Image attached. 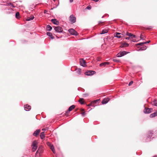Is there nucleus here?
Instances as JSON below:
<instances>
[{
    "label": "nucleus",
    "mask_w": 157,
    "mask_h": 157,
    "mask_svg": "<svg viewBox=\"0 0 157 157\" xmlns=\"http://www.w3.org/2000/svg\"><path fill=\"white\" fill-rule=\"evenodd\" d=\"M38 142L37 141H34L32 144V151H35L37 148Z\"/></svg>",
    "instance_id": "f257e3e1"
},
{
    "label": "nucleus",
    "mask_w": 157,
    "mask_h": 157,
    "mask_svg": "<svg viewBox=\"0 0 157 157\" xmlns=\"http://www.w3.org/2000/svg\"><path fill=\"white\" fill-rule=\"evenodd\" d=\"M129 53V52H127L125 51L121 52H119L117 55V57H121L128 54Z\"/></svg>",
    "instance_id": "f03ea898"
},
{
    "label": "nucleus",
    "mask_w": 157,
    "mask_h": 157,
    "mask_svg": "<svg viewBox=\"0 0 157 157\" xmlns=\"http://www.w3.org/2000/svg\"><path fill=\"white\" fill-rule=\"evenodd\" d=\"M54 29L55 31L57 33H62L63 31V29L60 26L55 27Z\"/></svg>",
    "instance_id": "7ed1b4c3"
},
{
    "label": "nucleus",
    "mask_w": 157,
    "mask_h": 157,
    "mask_svg": "<svg viewBox=\"0 0 157 157\" xmlns=\"http://www.w3.org/2000/svg\"><path fill=\"white\" fill-rule=\"evenodd\" d=\"M70 21L73 24L76 21V18L73 15H71L69 17Z\"/></svg>",
    "instance_id": "20e7f679"
},
{
    "label": "nucleus",
    "mask_w": 157,
    "mask_h": 157,
    "mask_svg": "<svg viewBox=\"0 0 157 157\" xmlns=\"http://www.w3.org/2000/svg\"><path fill=\"white\" fill-rule=\"evenodd\" d=\"M69 32L72 35L76 36L78 35V33L73 29H71L68 30Z\"/></svg>",
    "instance_id": "39448f33"
},
{
    "label": "nucleus",
    "mask_w": 157,
    "mask_h": 157,
    "mask_svg": "<svg viewBox=\"0 0 157 157\" xmlns=\"http://www.w3.org/2000/svg\"><path fill=\"white\" fill-rule=\"evenodd\" d=\"M80 65L83 67H86V63L85 60L83 59H80Z\"/></svg>",
    "instance_id": "423d86ee"
},
{
    "label": "nucleus",
    "mask_w": 157,
    "mask_h": 157,
    "mask_svg": "<svg viewBox=\"0 0 157 157\" xmlns=\"http://www.w3.org/2000/svg\"><path fill=\"white\" fill-rule=\"evenodd\" d=\"M43 152V147L42 146H40V147L38 150H37V151L36 152V154H40L42 153Z\"/></svg>",
    "instance_id": "0eeeda50"
},
{
    "label": "nucleus",
    "mask_w": 157,
    "mask_h": 157,
    "mask_svg": "<svg viewBox=\"0 0 157 157\" xmlns=\"http://www.w3.org/2000/svg\"><path fill=\"white\" fill-rule=\"evenodd\" d=\"M95 73V72L94 71H90L85 73V75H91L94 74Z\"/></svg>",
    "instance_id": "6e6552de"
},
{
    "label": "nucleus",
    "mask_w": 157,
    "mask_h": 157,
    "mask_svg": "<svg viewBox=\"0 0 157 157\" xmlns=\"http://www.w3.org/2000/svg\"><path fill=\"white\" fill-rule=\"evenodd\" d=\"M152 110V109L145 108L144 112L145 113H149L151 112Z\"/></svg>",
    "instance_id": "1a4fd4ad"
},
{
    "label": "nucleus",
    "mask_w": 157,
    "mask_h": 157,
    "mask_svg": "<svg viewBox=\"0 0 157 157\" xmlns=\"http://www.w3.org/2000/svg\"><path fill=\"white\" fill-rule=\"evenodd\" d=\"M51 21L54 24L58 25L59 24V21L55 19H52L51 20Z\"/></svg>",
    "instance_id": "9d476101"
},
{
    "label": "nucleus",
    "mask_w": 157,
    "mask_h": 157,
    "mask_svg": "<svg viewBox=\"0 0 157 157\" xmlns=\"http://www.w3.org/2000/svg\"><path fill=\"white\" fill-rule=\"evenodd\" d=\"M24 109L25 111H29L31 108V107L30 105H26L24 106Z\"/></svg>",
    "instance_id": "9b49d317"
},
{
    "label": "nucleus",
    "mask_w": 157,
    "mask_h": 157,
    "mask_svg": "<svg viewBox=\"0 0 157 157\" xmlns=\"http://www.w3.org/2000/svg\"><path fill=\"white\" fill-rule=\"evenodd\" d=\"M109 100L110 99L109 98H105L102 101L101 103L103 104H106L109 101Z\"/></svg>",
    "instance_id": "f8f14e48"
},
{
    "label": "nucleus",
    "mask_w": 157,
    "mask_h": 157,
    "mask_svg": "<svg viewBox=\"0 0 157 157\" xmlns=\"http://www.w3.org/2000/svg\"><path fill=\"white\" fill-rule=\"evenodd\" d=\"M97 101V100H94L91 102V103L87 105L88 106H95V105H94V103H96V102Z\"/></svg>",
    "instance_id": "ddd939ff"
},
{
    "label": "nucleus",
    "mask_w": 157,
    "mask_h": 157,
    "mask_svg": "<svg viewBox=\"0 0 157 157\" xmlns=\"http://www.w3.org/2000/svg\"><path fill=\"white\" fill-rule=\"evenodd\" d=\"M75 107V105H74L71 106L69 107L68 110L67 111V113H69L70 112V111H71L73 109H74Z\"/></svg>",
    "instance_id": "4468645a"
},
{
    "label": "nucleus",
    "mask_w": 157,
    "mask_h": 157,
    "mask_svg": "<svg viewBox=\"0 0 157 157\" xmlns=\"http://www.w3.org/2000/svg\"><path fill=\"white\" fill-rule=\"evenodd\" d=\"M40 129H38L36 130L33 133V135L34 136H37L40 132Z\"/></svg>",
    "instance_id": "2eb2a0df"
},
{
    "label": "nucleus",
    "mask_w": 157,
    "mask_h": 157,
    "mask_svg": "<svg viewBox=\"0 0 157 157\" xmlns=\"http://www.w3.org/2000/svg\"><path fill=\"white\" fill-rule=\"evenodd\" d=\"M121 33H116L114 35V36L115 37L118 38H120L121 37Z\"/></svg>",
    "instance_id": "dca6fc26"
},
{
    "label": "nucleus",
    "mask_w": 157,
    "mask_h": 157,
    "mask_svg": "<svg viewBox=\"0 0 157 157\" xmlns=\"http://www.w3.org/2000/svg\"><path fill=\"white\" fill-rule=\"evenodd\" d=\"M126 35L128 36L129 37H130L132 36H133V37H136V36L135 35H133L131 33H129L128 32H126Z\"/></svg>",
    "instance_id": "f3484780"
},
{
    "label": "nucleus",
    "mask_w": 157,
    "mask_h": 157,
    "mask_svg": "<svg viewBox=\"0 0 157 157\" xmlns=\"http://www.w3.org/2000/svg\"><path fill=\"white\" fill-rule=\"evenodd\" d=\"M157 115V111L155 113L151 114L150 115V117L151 118L154 117Z\"/></svg>",
    "instance_id": "a211bd4d"
},
{
    "label": "nucleus",
    "mask_w": 157,
    "mask_h": 157,
    "mask_svg": "<svg viewBox=\"0 0 157 157\" xmlns=\"http://www.w3.org/2000/svg\"><path fill=\"white\" fill-rule=\"evenodd\" d=\"M47 34L48 36H49L52 39H53L54 37L53 36L52 33L50 32H47Z\"/></svg>",
    "instance_id": "6ab92c4d"
},
{
    "label": "nucleus",
    "mask_w": 157,
    "mask_h": 157,
    "mask_svg": "<svg viewBox=\"0 0 157 157\" xmlns=\"http://www.w3.org/2000/svg\"><path fill=\"white\" fill-rule=\"evenodd\" d=\"M40 137L42 139H44L45 137L44 132H42L40 135Z\"/></svg>",
    "instance_id": "aec40b11"
},
{
    "label": "nucleus",
    "mask_w": 157,
    "mask_h": 157,
    "mask_svg": "<svg viewBox=\"0 0 157 157\" xmlns=\"http://www.w3.org/2000/svg\"><path fill=\"white\" fill-rule=\"evenodd\" d=\"M34 18V17L33 16H31L30 17H28L26 19V20L27 21H30L33 20Z\"/></svg>",
    "instance_id": "412c9836"
},
{
    "label": "nucleus",
    "mask_w": 157,
    "mask_h": 157,
    "mask_svg": "<svg viewBox=\"0 0 157 157\" xmlns=\"http://www.w3.org/2000/svg\"><path fill=\"white\" fill-rule=\"evenodd\" d=\"M108 32V30L106 29L103 30L101 31L100 33V34H104L105 33H107Z\"/></svg>",
    "instance_id": "4be33fe9"
},
{
    "label": "nucleus",
    "mask_w": 157,
    "mask_h": 157,
    "mask_svg": "<svg viewBox=\"0 0 157 157\" xmlns=\"http://www.w3.org/2000/svg\"><path fill=\"white\" fill-rule=\"evenodd\" d=\"M52 29V27L49 25H48L46 27V30L48 31H50Z\"/></svg>",
    "instance_id": "5701e85b"
},
{
    "label": "nucleus",
    "mask_w": 157,
    "mask_h": 157,
    "mask_svg": "<svg viewBox=\"0 0 157 157\" xmlns=\"http://www.w3.org/2000/svg\"><path fill=\"white\" fill-rule=\"evenodd\" d=\"M129 45V44L127 43H124L122 44L121 46V47H128Z\"/></svg>",
    "instance_id": "b1692460"
},
{
    "label": "nucleus",
    "mask_w": 157,
    "mask_h": 157,
    "mask_svg": "<svg viewBox=\"0 0 157 157\" xmlns=\"http://www.w3.org/2000/svg\"><path fill=\"white\" fill-rule=\"evenodd\" d=\"M109 64V62H104L102 63H101L100 64V66H105L106 65H108Z\"/></svg>",
    "instance_id": "393cba45"
},
{
    "label": "nucleus",
    "mask_w": 157,
    "mask_h": 157,
    "mask_svg": "<svg viewBox=\"0 0 157 157\" xmlns=\"http://www.w3.org/2000/svg\"><path fill=\"white\" fill-rule=\"evenodd\" d=\"M84 99L83 98H80L78 100V101L81 104H84Z\"/></svg>",
    "instance_id": "a878e982"
},
{
    "label": "nucleus",
    "mask_w": 157,
    "mask_h": 157,
    "mask_svg": "<svg viewBox=\"0 0 157 157\" xmlns=\"http://www.w3.org/2000/svg\"><path fill=\"white\" fill-rule=\"evenodd\" d=\"M136 37H133V36L130 37V39H131V41L133 42H136V40L135 39Z\"/></svg>",
    "instance_id": "bb28decb"
},
{
    "label": "nucleus",
    "mask_w": 157,
    "mask_h": 157,
    "mask_svg": "<svg viewBox=\"0 0 157 157\" xmlns=\"http://www.w3.org/2000/svg\"><path fill=\"white\" fill-rule=\"evenodd\" d=\"M152 105H153L155 106H157V100H154L152 102Z\"/></svg>",
    "instance_id": "cd10ccee"
},
{
    "label": "nucleus",
    "mask_w": 157,
    "mask_h": 157,
    "mask_svg": "<svg viewBox=\"0 0 157 157\" xmlns=\"http://www.w3.org/2000/svg\"><path fill=\"white\" fill-rule=\"evenodd\" d=\"M50 148L51 149L52 151H53V153H55V149L54 148L53 146L52 145L51 147H50Z\"/></svg>",
    "instance_id": "c85d7f7f"
},
{
    "label": "nucleus",
    "mask_w": 157,
    "mask_h": 157,
    "mask_svg": "<svg viewBox=\"0 0 157 157\" xmlns=\"http://www.w3.org/2000/svg\"><path fill=\"white\" fill-rule=\"evenodd\" d=\"M19 15V13L18 12H17L15 14V16L17 18H18Z\"/></svg>",
    "instance_id": "c756f323"
},
{
    "label": "nucleus",
    "mask_w": 157,
    "mask_h": 157,
    "mask_svg": "<svg viewBox=\"0 0 157 157\" xmlns=\"http://www.w3.org/2000/svg\"><path fill=\"white\" fill-rule=\"evenodd\" d=\"M146 44V43L145 42H142V43H139L138 44H137V45H143L144 44Z\"/></svg>",
    "instance_id": "7c9ffc66"
},
{
    "label": "nucleus",
    "mask_w": 157,
    "mask_h": 157,
    "mask_svg": "<svg viewBox=\"0 0 157 157\" xmlns=\"http://www.w3.org/2000/svg\"><path fill=\"white\" fill-rule=\"evenodd\" d=\"M47 145L49 146L50 147H51L53 145L52 144H51L49 142H48L47 143Z\"/></svg>",
    "instance_id": "2f4dec72"
},
{
    "label": "nucleus",
    "mask_w": 157,
    "mask_h": 157,
    "mask_svg": "<svg viewBox=\"0 0 157 157\" xmlns=\"http://www.w3.org/2000/svg\"><path fill=\"white\" fill-rule=\"evenodd\" d=\"M8 5L9 6H10V5H11V6H12V7H13V8H14V6H13L12 4V3H8Z\"/></svg>",
    "instance_id": "473e14b6"
},
{
    "label": "nucleus",
    "mask_w": 157,
    "mask_h": 157,
    "mask_svg": "<svg viewBox=\"0 0 157 157\" xmlns=\"http://www.w3.org/2000/svg\"><path fill=\"white\" fill-rule=\"evenodd\" d=\"M133 83V82L132 81H131L129 83L128 85L130 86L131 85H132Z\"/></svg>",
    "instance_id": "72a5a7b5"
},
{
    "label": "nucleus",
    "mask_w": 157,
    "mask_h": 157,
    "mask_svg": "<svg viewBox=\"0 0 157 157\" xmlns=\"http://www.w3.org/2000/svg\"><path fill=\"white\" fill-rule=\"evenodd\" d=\"M81 114H82V116L83 117H84L86 114V113H85V112H84L82 113Z\"/></svg>",
    "instance_id": "f704fd0d"
},
{
    "label": "nucleus",
    "mask_w": 157,
    "mask_h": 157,
    "mask_svg": "<svg viewBox=\"0 0 157 157\" xmlns=\"http://www.w3.org/2000/svg\"><path fill=\"white\" fill-rule=\"evenodd\" d=\"M86 8L87 9H88V10H90L91 8V6H88L86 7Z\"/></svg>",
    "instance_id": "c9c22d12"
},
{
    "label": "nucleus",
    "mask_w": 157,
    "mask_h": 157,
    "mask_svg": "<svg viewBox=\"0 0 157 157\" xmlns=\"http://www.w3.org/2000/svg\"><path fill=\"white\" fill-rule=\"evenodd\" d=\"M125 39H126V40H129V39H130V37H126L125 38Z\"/></svg>",
    "instance_id": "e433bc0d"
},
{
    "label": "nucleus",
    "mask_w": 157,
    "mask_h": 157,
    "mask_svg": "<svg viewBox=\"0 0 157 157\" xmlns=\"http://www.w3.org/2000/svg\"><path fill=\"white\" fill-rule=\"evenodd\" d=\"M150 42V40H148L146 42H145L146 44H147V43H149Z\"/></svg>",
    "instance_id": "4c0bfd02"
},
{
    "label": "nucleus",
    "mask_w": 157,
    "mask_h": 157,
    "mask_svg": "<svg viewBox=\"0 0 157 157\" xmlns=\"http://www.w3.org/2000/svg\"><path fill=\"white\" fill-rule=\"evenodd\" d=\"M69 1L70 3H71L73 2V0H70Z\"/></svg>",
    "instance_id": "58836bf2"
},
{
    "label": "nucleus",
    "mask_w": 157,
    "mask_h": 157,
    "mask_svg": "<svg viewBox=\"0 0 157 157\" xmlns=\"http://www.w3.org/2000/svg\"><path fill=\"white\" fill-rule=\"evenodd\" d=\"M113 61L115 62H117L118 61L116 59H113Z\"/></svg>",
    "instance_id": "ea45409f"
},
{
    "label": "nucleus",
    "mask_w": 157,
    "mask_h": 157,
    "mask_svg": "<svg viewBox=\"0 0 157 157\" xmlns=\"http://www.w3.org/2000/svg\"><path fill=\"white\" fill-rule=\"evenodd\" d=\"M93 1H94V2H98L99 0H93Z\"/></svg>",
    "instance_id": "a19ab883"
},
{
    "label": "nucleus",
    "mask_w": 157,
    "mask_h": 157,
    "mask_svg": "<svg viewBox=\"0 0 157 157\" xmlns=\"http://www.w3.org/2000/svg\"><path fill=\"white\" fill-rule=\"evenodd\" d=\"M142 35H141V36H140V38H141V39H143V38H142Z\"/></svg>",
    "instance_id": "79ce46f5"
},
{
    "label": "nucleus",
    "mask_w": 157,
    "mask_h": 157,
    "mask_svg": "<svg viewBox=\"0 0 157 157\" xmlns=\"http://www.w3.org/2000/svg\"><path fill=\"white\" fill-rule=\"evenodd\" d=\"M150 134H152V132L151 131L149 132Z\"/></svg>",
    "instance_id": "37998d69"
},
{
    "label": "nucleus",
    "mask_w": 157,
    "mask_h": 157,
    "mask_svg": "<svg viewBox=\"0 0 157 157\" xmlns=\"http://www.w3.org/2000/svg\"><path fill=\"white\" fill-rule=\"evenodd\" d=\"M42 130H45V129H44V128H43L42 129Z\"/></svg>",
    "instance_id": "c03bdc74"
},
{
    "label": "nucleus",
    "mask_w": 157,
    "mask_h": 157,
    "mask_svg": "<svg viewBox=\"0 0 157 157\" xmlns=\"http://www.w3.org/2000/svg\"><path fill=\"white\" fill-rule=\"evenodd\" d=\"M86 96V94H84V96Z\"/></svg>",
    "instance_id": "a18cd8bd"
},
{
    "label": "nucleus",
    "mask_w": 157,
    "mask_h": 157,
    "mask_svg": "<svg viewBox=\"0 0 157 157\" xmlns=\"http://www.w3.org/2000/svg\"><path fill=\"white\" fill-rule=\"evenodd\" d=\"M102 22H101V21H99V24L100 23H101Z\"/></svg>",
    "instance_id": "49530a36"
},
{
    "label": "nucleus",
    "mask_w": 157,
    "mask_h": 157,
    "mask_svg": "<svg viewBox=\"0 0 157 157\" xmlns=\"http://www.w3.org/2000/svg\"><path fill=\"white\" fill-rule=\"evenodd\" d=\"M46 12V10H44V13H45Z\"/></svg>",
    "instance_id": "de8ad7c7"
},
{
    "label": "nucleus",
    "mask_w": 157,
    "mask_h": 157,
    "mask_svg": "<svg viewBox=\"0 0 157 157\" xmlns=\"http://www.w3.org/2000/svg\"><path fill=\"white\" fill-rule=\"evenodd\" d=\"M80 71H81V70H79V73H80Z\"/></svg>",
    "instance_id": "09e8293b"
},
{
    "label": "nucleus",
    "mask_w": 157,
    "mask_h": 157,
    "mask_svg": "<svg viewBox=\"0 0 157 157\" xmlns=\"http://www.w3.org/2000/svg\"><path fill=\"white\" fill-rule=\"evenodd\" d=\"M82 111H84V109H82Z\"/></svg>",
    "instance_id": "8fccbe9b"
},
{
    "label": "nucleus",
    "mask_w": 157,
    "mask_h": 157,
    "mask_svg": "<svg viewBox=\"0 0 157 157\" xmlns=\"http://www.w3.org/2000/svg\"><path fill=\"white\" fill-rule=\"evenodd\" d=\"M54 1H55L56 0H53Z\"/></svg>",
    "instance_id": "3c124183"
}]
</instances>
